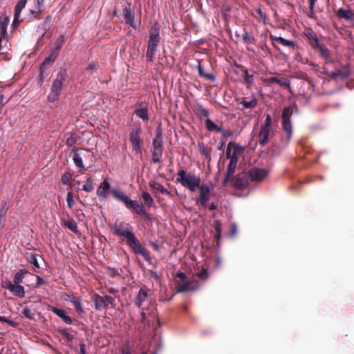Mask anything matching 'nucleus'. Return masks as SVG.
<instances>
[{"label": "nucleus", "instance_id": "f257e3e1", "mask_svg": "<svg viewBox=\"0 0 354 354\" xmlns=\"http://www.w3.org/2000/svg\"><path fill=\"white\" fill-rule=\"evenodd\" d=\"M111 194L115 199L123 203L127 209L142 216L145 221H151V216L145 206L142 204H140L137 201H133L129 198L122 190L111 189Z\"/></svg>", "mask_w": 354, "mask_h": 354}, {"label": "nucleus", "instance_id": "f03ea898", "mask_svg": "<svg viewBox=\"0 0 354 354\" xmlns=\"http://www.w3.org/2000/svg\"><path fill=\"white\" fill-rule=\"evenodd\" d=\"M176 181L187 188L191 192H195L201 186L200 176L192 173H187L183 169L178 171Z\"/></svg>", "mask_w": 354, "mask_h": 354}, {"label": "nucleus", "instance_id": "7ed1b4c3", "mask_svg": "<svg viewBox=\"0 0 354 354\" xmlns=\"http://www.w3.org/2000/svg\"><path fill=\"white\" fill-rule=\"evenodd\" d=\"M277 127L274 126L272 117L267 114L257 134L258 142L261 147L266 146L275 134Z\"/></svg>", "mask_w": 354, "mask_h": 354}, {"label": "nucleus", "instance_id": "20e7f679", "mask_svg": "<svg viewBox=\"0 0 354 354\" xmlns=\"http://www.w3.org/2000/svg\"><path fill=\"white\" fill-rule=\"evenodd\" d=\"M149 35L146 58L148 62H153L154 55L160 42V28L157 24H153L149 29Z\"/></svg>", "mask_w": 354, "mask_h": 354}, {"label": "nucleus", "instance_id": "39448f33", "mask_svg": "<svg viewBox=\"0 0 354 354\" xmlns=\"http://www.w3.org/2000/svg\"><path fill=\"white\" fill-rule=\"evenodd\" d=\"M298 108L296 104H292L291 106H286L282 111V129L286 133V139L288 142L292 138V125L290 120L291 116L292 115L293 111H297Z\"/></svg>", "mask_w": 354, "mask_h": 354}, {"label": "nucleus", "instance_id": "423d86ee", "mask_svg": "<svg viewBox=\"0 0 354 354\" xmlns=\"http://www.w3.org/2000/svg\"><path fill=\"white\" fill-rule=\"evenodd\" d=\"M141 133L142 127L140 124H134L129 133L131 149L136 154H142L143 140L140 137Z\"/></svg>", "mask_w": 354, "mask_h": 354}, {"label": "nucleus", "instance_id": "0eeeda50", "mask_svg": "<svg viewBox=\"0 0 354 354\" xmlns=\"http://www.w3.org/2000/svg\"><path fill=\"white\" fill-rule=\"evenodd\" d=\"M66 72L59 71L57 73L56 78L54 80L50 92L48 94V99L50 102H55L58 100L63 86V83L66 80Z\"/></svg>", "mask_w": 354, "mask_h": 354}, {"label": "nucleus", "instance_id": "6e6552de", "mask_svg": "<svg viewBox=\"0 0 354 354\" xmlns=\"http://www.w3.org/2000/svg\"><path fill=\"white\" fill-rule=\"evenodd\" d=\"M111 228L115 235L125 239L127 243L135 235L131 224L124 221H116Z\"/></svg>", "mask_w": 354, "mask_h": 354}, {"label": "nucleus", "instance_id": "1a4fd4ad", "mask_svg": "<svg viewBox=\"0 0 354 354\" xmlns=\"http://www.w3.org/2000/svg\"><path fill=\"white\" fill-rule=\"evenodd\" d=\"M127 243L132 249L135 254L142 255L146 261L150 264L153 263L152 258L149 251L142 245L136 235L133 236V237H131V239Z\"/></svg>", "mask_w": 354, "mask_h": 354}, {"label": "nucleus", "instance_id": "9d476101", "mask_svg": "<svg viewBox=\"0 0 354 354\" xmlns=\"http://www.w3.org/2000/svg\"><path fill=\"white\" fill-rule=\"evenodd\" d=\"M91 300L95 304V308L97 310L106 308L109 304L114 307L115 299L113 297L109 295L103 297L98 294H95L92 296Z\"/></svg>", "mask_w": 354, "mask_h": 354}, {"label": "nucleus", "instance_id": "9b49d317", "mask_svg": "<svg viewBox=\"0 0 354 354\" xmlns=\"http://www.w3.org/2000/svg\"><path fill=\"white\" fill-rule=\"evenodd\" d=\"M249 180L248 173L242 172L232 178L231 185L235 189L244 190L248 187Z\"/></svg>", "mask_w": 354, "mask_h": 354}, {"label": "nucleus", "instance_id": "f8f14e48", "mask_svg": "<svg viewBox=\"0 0 354 354\" xmlns=\"http://www.w3.org/2000/svg\"><path fill=\"white\" fill-rule=\"evenodd\" d=\"M73 156V160L75 166L81 169H84L85 167L83 164V159L88 158L91 151L89 149H73V151H75Z\"/></svg>", "mask_w": 354, "mask_h": 354}, {"label": "nucleus", "instance_id": "ddd939ff", "mask_svg": "<svg viewBox=\"0 0 354 354\" xmlns=\"http://www.w3.org/2000/svg\"><path fill=\"white\" fill-rule=\"evenodd\" d=\"M200 190L198 198L196 199V205L201 207H205L210 198V189L207 185H201L198 188Z\"/></svg>", "mask_w": 354, "mask_h": 354}, {"label": "nucleus", "instance_id": "4468645a", "mask_svg": "<svg viewBox=\"0 0 354 354\" xmlns=\"http://www.w3.org/2000/svg\"><path fill=\"white\" fill-rule=\"evenodd\" d=\"M248 174L251 181H261L268 175V170L253 167L249 170Z\"/></svg>", "mask_w": 354, "mask_h": 354}, {"label": "nucleus", "instance_id": "2eb2a0df", "mask_svg": "<svg viewBox=\"0 0 354 354\" xmlns=\"http://www.w3.org/2000/svg\"><path fill=\"white\" fill-rule=\"evenodd\" d=\"M59 52L60 50L54 47L50 49L48 56L44 59L42 64H41V74L53 64L59 55Z\"/></svg>", "mask_w": 354, "mask_h": 354}, {"label": "nucleus", "instance_id": "dca6fc26", "mask_svg": "<svg viewBox=\"0 0 354 354\" xmlns=\"http://www.w3.org/2000/svg\"><path fill=\"white\" fill-rule=\"evenodd\" d=\"M201 286L200 283L198 281H191L185 282L177 287L178 292H185L188 291H195L198 290Z\"/></svg>", "mask_w": 354, "mask_h": 354}, {"label": "nucleus", "instance_id": "f3484780", "mask_svg": "<svg viewBox=\"0 0 354 354\" xmlns=\"http://www.w3.org/2000/svg\"><path fill=\"white\" fill-rule=\"evenodd\" d=\"M122 14L126 24L131 26L132 28H136V26L134 21V13L131 11L130 4H128L123 8Z\"/></svg>", "mask_w": 354, "mask_h": 354}, {"label": "nucleus", "instance_id": "a211bd4d", "mask_svg": "<svg viewBox=\"0 0 354 354\" xmlns=\"http://www.w3.org/2000/svg\"><path fill=\"white\" fill-rule=\"evenodd\" d=\"M111 185L107 180H104L97 189V196L104 200L107 197V192L110 189Z\"/></svg>", "mask_w": 354, "mask_h": 354}, {"label": "nucleus", "instance_id": "6ab92c4d", "mask_svg": "<svg viewBox=\"0 0 354 354\" xmlns=\"http://www.w3.org/2000/svg\"><path fill=\"white\" fill-rule=\"evenodd\" d=\"M49 310L62 319L66 324H71L73 323L72 318L67 315L64 310L53 306H50Z\"/></svg>", "mask_w": 354, "mask_h": 354}, {"label": "nucleus", "instance_id": "aec40b11", "mask_svg": "<svg viewBox=\"0 0 354 354\" xmlns=\"http://www.w3.org/2000/svg\"><path fill=\"white\" fill-rule=\"evenodd\" d=\"M163 148L162 133L160 128L156 130V136L152 142V149Z\"/></svg>", "mask_w": 354, "mask_h": 354}, {"label": "nucleus", "instance_id": "412c9836", "mask_svg": "<svg viewBox=\"0 0 354 354\" xmlns=\"http://www.w3.org/2000/svg\"><path fill=\"white\" fill-rule=\"evenodd\" d=\"M328 75L331 77H341L344 79L350 75V71L346 66H344L339 69H335L330 72Z\"/></svg>", "mask_w": 354, "mask_h": 354}, {"label": "nucleus", "instance_id": "4be33fe9", "mask_svg": "<svg viewBox=\"0 0 354 354\" xmlns=\"http://www.w3.org/2000/svg\"><path fill=\"white\" fill-rule=\"evenodd\" d=\"M268 83H274L280 86L290 88V81L286 77H270L267 80Z\"/></svg>", "mask_w": 354, "mask_h": 354}, {"label": "nucleus", "instance_id": "5701e85b", "mask_svg": "<svg viewBox=\"0 0 354 354\" xmlns=\"http://www.w3.org/2000/svg\"><path fill=\"white\" fill-rule=\"evenodd\" d=\"M194 111L195 114L201 120L203 119V118H207L209 114V111L200 104H197L196 105H195Z\"/></svg>", "mask_w": 354, "mask_h": 354}, {"label": "nucleus", "instance_id": "b1692460", "mask_svg": "<svg viewBox=\"0 0 354 354\" xmlns=\"http://www.w3.org/2000/svg\"><path fill=\"white\" fill-rule=\"evenodd\" d=\"M148 297V293L146 288H140L136 297L135 304L138 307H140L142 303Z\"/></svg>", "mask_w": 354, "mask_h": 354}, {"label": "nucleus", "instance_id": "393cba45", "mask_svg": "<svg viewBox=\"0 0 354 354\" xmlns=\"http://www.w3.org/2000/svg\"><path fill=\"white\" fill-rule=\"evenodd\" d=\"M27 0H19L15 8L14 22L19 21L21 10L25 8Z\"/></svg>", "mask_w": 354, "mask_h": 354}, {"label": "nucleus", "instance_id": "a878e982", "mask_svg": "<svg viewBox=\"0 0 354 354\" xmlns=\"http://www.w3.org/2000/svg\"><path fill=\"white\" fill-rule=\"evenodd\" d=\"M52 17L47 16L45 20L38 26V29L43 30L41 35H45L46 32L50 28Z\"/></svg>", "mask_w": 354, "mask_h": 354}, {"label": "nucleus", "instance_id": "bb28decb", "mask_svg": "<svg viewBox=\"0 0 354 354\" xmlns=\"http://www.w3.org/2000/svg\"><path fill=\"white\" fill-rule=\"evenodd\" d=\"M9 18L6 15L0 16V36L3 37L6 33Z\"/></svg>", "mask_w": 354, "mask_h": 354}, {"label": "nucleus", "instance_id": "cd10ccee", "mask_svg": "<svg viewBox=\"0 0 354 354\" xmlns=\"http://www.w3.org/2000/svg\"><path fill=\"white\" fill-rule=\"evenodd\" d=\"M134 114L142 119L143 121L149 120V112L147 107H143L140 109H136L134 111Z\"/></svg>", "mask_w": 354, "mask_h": 354}, {"label": "nucleus", "instance_id": "c85d7f7f", "mask_svg": "<svg viewBox=\"0 0 354 354\" xmlns=\"http://www.w3.org/2000/svg\"><path fill=\"white\" fill-rule=\"evenodd\" d=\"M149 185L151 187L157 190L162 194L169 196L171 194L170 192L168 191L166 188H165L163 185H162L161 184L156 183L153 180H152L149 183Z\"/></svg>", "mask_w": 354, "mask_h": 354}, {"label": "nucleus", "instance_id": "c756f323", "mask_svg": "<svg viewBox=\"0 0 354 354\" xmlns=\"http://www.w3.org/2000/svg\"><path fill=\"white\" fill-rule=\"evenodd\" d=\"M270 38L272 40L277 41V43L284 46H289L294 48L295 44L293 41L290 40H288L286 39H284L281 37H277V36H272L270 35Z\"/></svg>", "mask_w": 354, "mask_h": 354}, {"label": "nucleus", "instance_id": "7c9ffc66", "mask_svg": "<svg viewBox=\"0 0 354 354\" xmlns=\"http://www.w3.org/2000/svg\"><path fill=\"white\" fill-rule=\"evenodd\" d=\"M29 271L27 269L19 270L14 276L13 282L16 284L23 282V279L26 274H28Z\"/></svg>", "mask_w": 354, "mask_h": 354}, {"label": "nucleus", "instance_id": "2f4dec72", "mask_svg": "<svg viewBox=\"0 0 354 354\" xmlns=\"http://www.w3.org/2000/svg\"><path fill=\"white\" fill-rule=\"evenodd\" d=\"M11 292H12L15 296H17L19 298H23L25 297L24 288V286L19 283L16 284L14 283Z\"/></svg>", "mask_w": 354, "mask_h": 354}, {"label": "nucleus", "instance_id": "473e14b6", "mask_svg": "<svg viewBox=\"0 0 354 354\" xmlns=\"http://www.w3.org/2000/svg\"><path fill=\"white\" fill-rule=\"evenodd\" d=\"M44 0H37L36 10H30V13L34 16L33 18L35 19H41V7L44 6Z\"/></svg>", "mask_w": 354, "mask_h": 354}, {"label": "nucleus", "instance_id": "72a5a7b5", "mask_svg": "<svg viewBox=\"0 0 354 354\" xmlns=\"http://www.w3.org/2000/svg\"><path fill=\"white\" fill-rule=\"evenodd\" d=\"M230 145H231V143H229L227 147L226 156H227V158L230 159L229 163L236 165L237 162H238V158H237L235 152H233V153L232 152V149H231Z\"/></svg>", "mask_w": 354, "mask_h": 354}, {"label": "nucleus", "instance_id": "f704fd0d", "mask_svg": "<svg viewBox=\"0 0 354 354\" xmlns=\"http://www.w3.org/2000/svg\"><path fill=\"white\" fill-rule=\"evenodd\" d=\"M205 127L209 131L222 132V129L209 118L205 120Z\"/></svg>", "mask_w": 354, "mask_h": 354}, {"label": "nucleus", "instance_id": "c9c22d12", "mask_svg": "<svg viewBox=\"0 0 354 354\" xmlns=\"http://www.w3.org/2000/svg\"><path fill=\"white\" fill-rule=\"evenodd\" d=\"M70 301L73 304L76 311L80 314L83 315L84 314V310L82 306V304L80 301V299L75 296H73L71 299Z\"/></svg>", "mask_w": 354, "mask_h": 354}, {"label": "nucleus", "instance_id": "e433bc0d", "mask_svg": "<svg viewBox=\"0 0 354 354\" xmlns=\"http://www.w3.org/2000/svg\"><path fill=\"white\" fill-rule=\"evenodd\" d=\"M163 148L152 149L151 161L153 163H158L160 162L162 156Z\"/></svg>", "mask_w": 354, "mask_h": 354}, {"label": "nucleus", "instance_id": "4c0bfd02", "mask_svg": "<svg viewBox=\"0 0 354 354\" xmlns=\"http://www.w3.org/2000/svg\"><path fill=\"white\" fill-rule=\"evenodd\" d=\"M64 225L68 228L71 232L77 234L78 233V229L76 222L68 217L67 220H65L64 222Z\"/></svg>", "mask_w": 354, "mask_h": 354}, {"label": "nucleus", "instance_id": "58836bf2", "mask_svg": "<svg viewBox=\"0 0 354 354\" xmlns=\"http://www.w3.org/2000/svg\"><path fill=\"white\" fill-rule=\"evenodd\" d=\"M133 348V343L131 341H126L125 343L121 346V354H132V349Z\"/></svg>", "mask_w": 354, "mask_h": 354}, {"label": "nucleus", "instance_id": "ea45409f", "mask_svg": "<svg viewBox=\"0 0 354 354\" xmlns=\"http://www.w3.org/2000/svg\"><path fill=\"white\" fill-rule=\"evenodd\" d=\"M142 199L145 206L151 207L153 205L154 201L149 193L144 192L142 194Z\"/></svg>", "mask_w": 354, "mask_h": 354}, {"label": "nucleus", "instance_id": "a19ab883", "mask_svg": "<svg viewBox=\"0 0 354 354\" xmlns=\"http://www.w3.org/2000/svg\"><path fill=\"white\" fill-rule=\"evenodd\" d=\"M198 74L201 77H205V79L209 80L212 82L216 80V77L212 73H207L204 71L201 64L198 65Z\"/></svg>", "mask_w": 354, "mask_h": 354}, {"label": "nucleus", "instance_id": "79ce46f5", "mask_svg": "<svg viewBox=\"0 0 354 354\" xmlns=\"http://www.w3.org/2000/svg\"><path fill=\"white\" fill-rule=\"evenodd\" d=\"M337 15L341 18L349 20L353 19V14L351 11L344 10L343 8H340L337 10Z\"/></svg>", "mask_w": 354, "mask_h": 354}, {"label": "nucleus", "instance_id": "37998d69", "mask_svg": "<svg viewBox=\"0 0 354 354\" xmlns=\"http://www.w3.org/2000/svg\"><path fill=\"white\" fill-rule=\"evenodd\" d=\"M319 50L320 56L324 58L327 62L330 61V54L328 49L323 45L318 49Z\"/></svg>", "mask_w": 354, "mask_h": 354}, {"label": "nucleus", "instance_id": "c03bdc74", "mask_svg": "<svg viewBox=\"0 0 354 354\" xmlns=\"http://www.w3.org/2000/svg\"><path fill=\"white\" fill-rule=\"evenodd\" d=\"M80 139V137L76 133H72L66 141V145L68 147H73Z\"/></svg>", "mask_w": 354, "mask_h": 354}, {"label": "nucleus", "instance_id": "a18cd8bd", "mask_svg": "<svg viewBox=\"0 0 354 354\" xmlns=\"http://www.w3.org/2000/svg\"><path fill=\"white\" fill-rule=\"evenodd\" d=\"M99 68V64L97 62H92L88 64V65L86 67L85 71L90 75L95 73Z\"/></svg>", "mask_w": 354, "mask_h": 354}, {"label": "nucleus", "instance_id": "49530a36", "mask_svg": "<svg viewBox=\"0 0 354 354\" xmlns=\"http://www.w3.org/2000/svg\"><path fill=\"white\" fill-rule=\"evenodd\" d=\"M245 109H252L257 105V100L252 97L250 101L243 100L241 102Z\"/></svg>", "mask_w": 354, "mask_h": 354}, {"label": "nucleus", "instance_id": "de8ad7c7", "mask_svg": "<svg viewBox=\"0 0 354 354\" xmlns=\"http://www.w3.org/2000/svg\"><path fill=\"white\" fill-rule=\"evenodd\" d=\"M82 189L86 192H91L93 190V181L91 177L87 178Z\"/></svg>", "mask_w": 354, "mask_h": 354}, {"label": "nucleus", "instance_id": "09e8293b", "mask_svg": "<svg viewBox=\"0 0 354 354\" xmlns=\"http://www.w3.org/2000/svg\"><path fill=\"white\" fill-rule=\"evenodd\" d=\"M71 178L72 175L69 172H65L62 176L61 181L64 185H70V187L72 188V185L70 183Z\"/></svg>", "mask_w": 354, "mask_h": 354}, {"label": "nucleus", "instance_id": "8fccbe9b", "mask_svg": "<svg viewBox=\"0 0 354 354\" xmlns=\"http://www.w3.org/2000/svg\"><path fill=\"white\" fill-rule=\"evenodd\" d=\"M66 41V37L63 35H60L55 40V46L54 48H57L59 50H61L62 46Z\"/></svg>", "mask_w": 354, "mask_h": 354}, {"label": "nucleus", "instance_id": "3c124183", "mask_svg": "<svg viewBox=\"0 0 354 354\" xmlns=\"http://www.w3.org/2000/svg\"><path fill=\"white\" fill-rule=\"evenodd\" d=\"M22 313L26 318L29 319H35V313L28 307H25L23 308Z\"/></svg>", "mask_w": 354, "mask_h": 354}, {"label": "nucleus", "instance_id": "603ef678", "mask_svg": "<svg viewBox=\"0 0 354 354\" xmlns=\"http://www.w3.org/2000/svg\"><path fill=\"white\" fill-rule=\"evenodd\" d=\"M243 40L245 44H252L255 41L254 37L249 35L248 32L246 30H244V34L243 35Z\"/></svg>", "mask_w": 354, "mask_h": 354}, {"label": "nucleus", "instance_id": "864d4df0", "mask_svg": "<svg viewBox=\"0 0 354 354\" xmlns=\"http://www.w3.org/2000/svg\"><path fill=\"white\" fill-rule=\"evenodd\" d=\"M66 201H67L68 207L69 209H71L75 205V202L73 200V193L71 192H68L67 193Z\"/></svg>", "mask_w": 354, "mask_h": 354}, {"label": "nucleus", "instance_id": "5fc2aeb1", "mask_svg": "<svg viewBox=\"0 0 354 354\" xmlns=\"http://www.w3.org/2000/svg\"><path fill=\"white\" fill-rule=\"evenodd\" d=\"M196 276L202 280H207L209 277L207 270L203 268L201 271L196 273Z\"/></svg>", "mask_w": 354, "mask_h": 354}, {"label": "nucleus", "instance_id": "6e6d98bb", "mask_svg": "<svg viewBox=\"0 0 354 354\" xmlns=\"http://www.w3.org/2000/svg\"><path fill=\"white\" fill-rule=\"evenodd\" d=\"M236 167V165L229 163L227 165V171H226L225 174L227 176L233 177V175L235 172Z\"/></svg>", "mask_w": 354, "mask_h": 354}, {"label": "nucleus", "instance_id": "4d7b16f0", "mask_svg": "<svg viewBox=\"0 0 354 354\" xmlns=\"http://www.w3.org/2000/svg\"><path fill=\"white\" fill-rule=\"evenodd\" d=\"M28 261L32 264L35 268H39V264L37 259V256L34 254H30L28 257Z\"/></svg>", "mask_w": 354, "mask_h": 354}, {"label": "nucleus", "instance_id": "13d9d810", "mask_svg": "<svg viewBox=\"0 0 354 354\" xmlns=\"http://www.w3.org/2000/svg\"><path fill=\"white\" fill-rule=\"evenodd\" d=\"M242 71L244 74V80L246 82L250 84L253 81V75H249L247 68L243 67Z\"/></svg>", "mask_w": 354, "mask_h": 354}, {"label": "nucleus", "instance_id": "bf43d9fd", "mask_svg": "<svg viewBox=\"0 0 354 354\" xmlns=\"http://www.w3.org/2000/svg\"><path fill=\"white\" fill-rule=\"evenodd\" d=\"M256 12L259 16V20H262L263 23L266 24L267 23V15L265 12H263L260 8H258L256 10Z\"/></svg>", "mask_w": 354, "mask_h": 354}, {"label": "nucleus", "instance_id": "052dcab7", "mask_svg": "<svg viewBox=\"0 0 354 354\" xmlns=\"http://www.w3.org/2000/svg\"><path fill=\"white\" fill-rule=\"evenodd\" d=\"M14 282H11L10 281H3L1 282V286L2 288L7 289L11 292L12 288L13 287Z\"/></svg>", "mask_w": 354, "mask_h": 354}, {"label": "nucleus", "instance_id": "680f3d73", "mask_svg": "<svg viewBox=\"0 0 354 354\" xmlns=\"http://www.w3.org/2000/svg\"><path fill=\"white\" fill-rule=\"evenodd\" d=\"M311 47L314 49H319L322 45L319 43L318 37L309 41Z\"/></svg>", "mask_w": 354, "mask_h": 354}, {"label": "nucleus", "instance_id": "e2e57ef3", "mask_svg": "<svg viewBox=\"0 0 354 354\" xmlns=\"http://www.w3.org/2000/svg\"><path fill=\"white\" fill-rule=\"evenodd\" d=\"M61 334L68 342H71L73 339V338H74V336L72 334H71L68 332H67V330L66 329L62 330L61 331Z\"/></svg>", "mask_w": 354, "mask_h": 354}, {"label": "nucleus", "instance_id": "0e129e2a", "mask_svg": "<svg viewBox=\"0 0 354 354\" xmlns=\"http://www.w3.org/2000/svg\"><path fill=\"white\" fill-rule=\"evenodd\" d=\"M306 37L308 38V41H310L313 39H315L317 36L316 35V33L313 31L312 30H310L306 33Z\"/></svg>", "mask_w": 354, "mask_h": 354}, {"label": "nucleus", "instance_id": "69168bd1", "mask_svg": "<svg viewBox=\"0 0 354 354\" xmlns=\"http://www.w3.org/2000/svg\"><path fill=\"white\" fill-rule=\"evenodd\" d=\"M47 284V282L40 276H37V283L35 288H39L41 285Z\"/></svg>", "mask_w": 354, "mask_h": 354}, {"label": "nucleus", "instance_id": "338daca9", "mask_svg": "<svg viewBox=\"0 0 354 354\" xmlns=\"http://www.w3.org/2000/svg\"><path fill=\"white\" fill-rule=\"evenodd\" d=\"M214 228L215 230V233L221 234L222 225L219 221H215L214 224Z\"/></svg>", "mask_w": 354, "mask_h": 354}, {"label": "nucleus", "instance_id": "774afa93", "mask_svg": "<svg viewBox=\"0 0 354 354\" xmlns=\"http://www.w3.org/2000/svg\"><path fill=\"white\" fill-rule=\"evenodd\" d=\"M317 0H308L309 1V10L310 15H314V6Z\"/></svg>", "mask_w": 354, "mask_h": 354}]
</instances>
